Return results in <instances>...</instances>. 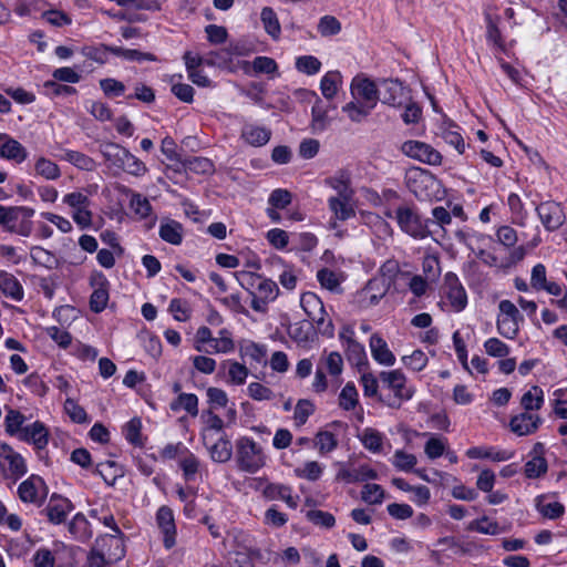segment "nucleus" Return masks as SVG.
<instances>
[{
    "mask_svg": "<svg viewBox=\"0 0 567 567\" xmlns=\"http://www.w3.org/2000/svg\"><path fill=\"white\" fill-rule=\"evenodd\" d=\"M300 306L309 320L316 324L318 331L328 338L333 337L334 327L330 319H326V309L322 300L313 292H303L300 297Z\"/></svg>",
    "mask_w": 567,
    "mask_h": 567,
    "instance_id": "423d86ee",
    "label": "nucleus"
},
{
    "mask_svg": "<svg viewBox=\"0 0 567 567\" xmlns=\"http://www.w3.org/2000/svg\"><path fill=\"white\" fill-rule=\"evenodd\" d=\"M90 284L93 287V292L90 297V309L95 312H102L109 302V288L110 282L104 274L96 271L91 276Z\"/></svg>",
    "mask_w": 567,
    "mask_h": 567,
    "instance_id": "ddd939ff",
    "label": "nucleus"
},
{
    "mask_svg": "<svg viewBox=\"0 0 567 567\" xmlns=\"http://www.w3.org/2000/svg\"><path fill=\"white\" fill-rule=\"evenodd\" d=\"M547 461L543 456H535L525 464V475L527 478H537L547 472Z\"/></svg>",
    "mask_w": 567,
    "mask_h": 567,
    "instance_id": "774afa93",
    "label": "nucleus"
},
{
    "mask_svg": "<svg viewBox=\"0 0 567 567\" xmlns=\"http://www.w3.org/2000/svg\"><path fill=\"white\" fill-rule=\"evenodd\" d=\"M540 423L542 419L539 415L525 411L513 416L511 419L509 426L515 434L523 436L534 433Z\"/></svg>",
    "mask_w": 567,
    "mask_h": 567,
    "instance_id": "b1692460",
    "label": "nucleus"
},
{
    "mask_svg": "<svg viewBox=\"0 0 567 567\" xmlns=\"http://www.w3.org/2000/svg\"><path fill=\"white\" fill-rule=\"evenodd\" d=\"M260 19L264 24L265 31L274 39L280 37L281 28L276 12L270 7H265L261 10Z\"/></svg>",
    "mask_w": 567,
    "mask_h": 567,
    "instance_id": "49530a36",
    "label": "nucleus"
},
{
    "mask_svg": "<svg viewBox=\"0 0 567 567\" xmlns=\"http://www.w3.org/2000/svg\"><path fill=\"white\" fill-rule=\"evenodd\" d=\"M389 289V284H385L383 279L373 277L359 292V300L363 307L375 306L385 297Z\"/></svg>",
    "mask_w": 567,
    "mask_h": 567,
    "instance_id": "dca6fc26",
    "label": "nucleus"
},
{
    "mask_svg": "<svg viewBox=\"0 0 567 567\" xmlns=\"http://www.w3.org/2000/svg\"><path fill=\"white\" fill-rule=\"evenodd\" d=\"M100 152L111 166L118 168L123 165V156L126 148L113 142H104L100 144Z\"/></svg>",
    "mask_w": 567,
    "mask_h": 567,
    "instance_id": "58836bf2",
    "label": "nucleus"
},
{
    "mask_svg": "<svg viewBox=\"0 0 567 567\" xmlns=\"http://www.w3.org/2000/svg\"><path fill=\"white\" fill-rule=\"evenodd\" d=\"M156 523L164 536V547L171 549L176 544V526L173 511L168 506H161L156 513Z\"/></svg>",
    "mask_w": 567,
    "mask_h": 567,
    "instance_id": "a211bd4d",
    "label": "nucleus"
},
{
    "mask_svg": "<svg viewBox=\"0 0 567 567\" xmlns=\"http://www.w3.org/2000/svg\"><path fill=\"white\" fill-rule=\"evenodd\" d=\"M168 311L173 315L175 320L181 322L189 320L192 313L188 302L179 298L171 300Z\"/></svg>",
    "mask_w": 567,
    "mask_h": 567,
    "instance_id": "e2e57ef3",
    "label": "nucleus"
},
{
    "mask_svg": "<svg viewBox=\"0 0 567 567\" xmlns=\"http://www.w3.org/2000/svg\"><path fill=\"white\" fill-rule=\"evenodd\" d=\"M0 467L3 472L9 471L17 477L27 473L23 457L7 443L0 444Z\"/></svg>",
    "mask_w": 567,
    "mask_h": 567,
    "instance_id": "4468645a",
    "label": "nucleus"
},
{
    "mask_svg": "<svg viewBox=\"0 0 567 567\" xmlns=\"http://www.w3.org/2000/svg\"><path fill=\"white\" fill-rule=\"evenodd\" d=\"M264 495L269 499H281L292 509L298 506L299 496H293L288 485L270 483L265 487Z\"/></svg>",
    "mask_w": 567,
    "mask_h": 567,
    "instance_id": "cd10ccee",
    "label": "nucleus"
},
{
    "mask_svg": "<svg viewBox=\"0 0 567 567\" xmlns=\"http://www.w3.org/2000/svg\"><path fill=\"white\" fill-rule=\"evenodd\" d=\"M19 498L23 503H32L40 506L48 495V487L42 477L31 475L18 487Z\"/></svg>",
    "mask_w": 567,
    "mask_h": 567,
    "instance_id": "9d476101",
    "label": "nucleus"
},
{
    "mask_svg": "<svg viewBox=\"0 0 567 567\" xmlns=\"http://www.w3.org/2000/svg\"><path fill=\"white\" fill-rule=\"evenodd\" d=\"M93 473L100 475L103 481L111 486L115 484L117 477L123 475L122 468L114 461L99 463Z\"/></svg>",
    "mask_w": 567,
    "mask_h": 567,
    "instance_id": "c03bdc74",
    "label": "nucleus"
},
{
    "mask_svg": "<svg viewBox=\"0 0 567 567\" xmlns=\"http://www.w3.org/2000/svg\"><path fill=\"white\" fill-rule=\"evenodd\" d=\"M380 99L383 104L400 107L408 99L405 87L399 80H383L381 82Z\"/></svg>",
    "mask_w": 567,
    "mask_h": 567,
    "instance_id": "2eb2a0df",
    "label": "nucleus"
},
{
    "mask_svg": "<svg viewBox=\"0 0 567 567\" xmlns=\"http://www.w3.org/2000/svg\"><path fill=\"white\" fill-rule=\"evenodd\" d=\"M0 157L21 164L28 157L27 148L7 134H0Z\"/></svg>",
    "mask_w": 567,
    "mask_h": 567,
    "instance_id": "412c9836",
    "label": "nucleus"
},
{
    "mask_svg": "<svg viewBox=\"0 0 567 567\" xmlns=\"http://www.w3.org/2000/svg\"><path fill=\"white\" fill-rule=\"evenodd\" d=\"M173 412L185 410L190 416L198 415V398L194 393H179L176 399L169 403Z\"/></svg>",
    "mask_w": 567,
    "mask_h": 567,
    "instance_id": "e433bc0d",
    "label": "nucleus"
},
{
    "mask_svg": "<svg viewBox=\"0 0 567 567\" xmlns=\"http://www.w3.org/2000/svg\"><path fill=\"white\" fill-rule=\"evenodd\" d=\"M30 257L35 265L42 266L48 269H54L59 266L56 256L40 246H33L30 249Z\"/></svg>",
    "mask_w": 567,
    "mask_h": 567,
    "instance_id": "a18cd8bd",
    "label": "nucleus"
},
{
    "mask_svg": "<svg viewBox=\"0 0 567 567\" xmlns=\"http://www.w3.org/2000/svg\"><path fill=\"white\" fill-rule=\"evenodd\" d=\"M386 216L392 218L391 213ZM394 218L400 229L415 239H424L432 235L431 219H423L417 212L410 206H399L394 212Z\"/></svg>",
    "mask_w": 567,
    "mask_h": 567,
    "instance_id": "39448f33",
    "label": "nucleus"
},
{
    "mask_svg": "<svg viewBox=\"0 0 567 567\" xmlns=\"http://www.w3.org/2000/svg\"><path fill=\"white\" fill-rule=\"evenodd\" d=\"M401 152L421 163L427 165H441L442 155L439 151L421 141H406L401 145Z\"/></svg>",
    "mask_w": 567,
    "mask_h": 567,
    "instance_id": "6e6552de",
    "label": "nucleus"
},
{
    "mask_svg": "<svg viewBox=\"0 0 567 567\" xmlns=\"http://www.w3.org/2000/svg\"><path fill=\"white\" fill-rule=\"evenodd\" d=\"M352 197H329L328 207L330 212L333 214L334 220H330V228H337L336 220H348L351 217H354L355 210L351 204Z\"/></svg>",
    "mask_w": 567,
    "mask_h": 567,
    "instance_id": "5701e85b",
    "label": "nucleus"
},
{
    "mask_svg": "<svg viewBox=\"0 0 567 567\" xmlns=\"http://www.w3.org/2000/svg\"><path fill=\"white\" fill-rule=\"evenodd\" d=\"M59 159L69 162L76 168L86 172H93L96 169V162L89 155L73 150H64L62 155L58 156Z\"/></svg>",
    "mask_w": 567,
    "mask_h": 567,
    "instance_id": "f704fd0d",
    "label": "nucleus"
},
{
    "mask_svg": "<svg viewBox=\"0 0 567 567\" xmlns=\"http://www.w3.org/2000/svg\"><path fill=\"white\" fill-rule=\"evenodd\" d=\"M24 421L25 416L20 411L10 409L4 419L6 432L11 436L17 435L19 437L21 430L24 427L22 426Z\"/></svg>",
    "mask_w": 567,
    "mask_h": 567,
    "instance_id": "5fc2aeb1",
    "label": "nucleus"
},
{
    "mask_svg": "<svg viewBox=\"0 0 567 567\" xmlns=\"http://www.w3.org/2000/svg\"><path fill=\"white\" fill-rule=\"evenodd\" d=\"M113 54L115 56H118V58H121L125 61H130V62L142 63L145 61H148V62L158 61L157 56L153 53L142 52L136 49H125L123 47H116V45H115V49L113 50Z\"/></svg>",
    "mask_w": 567,
    "mask_h": 567,
    "instance_id": "37998d69",
    "label": "nucleus"
},
{
    "mask_svg": "<svg viewBox=\"0 0 567 567\" xmlns=\"http://www.w3.org/2000/svg\"><path fill=\"white\" fill-rule=\"evenodd\" d=\"M239 354L243 359H250L251 361L261 364L266 363L267 349L264 344L254 341H246L240 344Z\"/></svg>",
    "mask_w": 567,
    "mask_h": 567,
    "instance_id": "79ce46f5",
    "label": "nucleus"
},
{
    "mask_svg": "<svg viewBox=\"0 0 567 567\" xmlns=\"http://www.w3.org/2000/svg\"><path fill=\"white\" fill-rule=\"evenodd\" d=\"M183 165L186 171L195 174L206 175L214 172L213 162L206 157H189L183 162Z\"/></svg>",
    "mask_w": 567,
    "mask_h": 567,
    "instance_id": "603ef678",
    "label": "nucleus"
},
{
    "mask_svg": "<svg viewBox=\"0 0 567 567\" xmlns=\"http://www.w3.org/2000/svg\"><path fill=\"white\" fill-rule=\"evenodd\" d=\"M361 498L363 502L378 505L383 502L384 489L379 484H365L361 491Z\"/></svg>",
    "mask_w": 567,
    "mask_h": 567,
    "instance_id": "69168bd1",
    "label": "nucleus"
},
{
    "mask_svg": "<svg viewBox=\"0 0 567 567\" xmlns=\"http://www.w3.org/2000/svg\"><path fill=\"white\" fill-rule=\"evenodd\" d=\"M271 134L270 128L251 123L244 124L240 131L244 142L254 147L266 145L270 141Z\"/></svg>",
    "mask_w": 567,
    "mask_h": 567,
    "instance_id": "393cba45",
    "label": "nucleus"
},
{
    "mask_svg": "<svg viewBox=\"0 0 567 567\" xmlns=\"http://www.w3.org/2000/svg\"><path fill=\"white\" fill-rule=\"evenodd\" d=\"M370 350L372 358L382 365L391 367L395 363V355L389 349L386 341L379 336L378 333H373L370 337Z\"/></svg>",
    "mask_w": 567,
    "mask_h": 567,
    "instance_id": "a878e982",
    "label": "nucleus"
},
{
    "mask_svg": "<svg viewBox=\"0 0 567 567\" xmlns=\"http://www.w3.org/2000/svg\"><path fill=\"white\" fill-rule=\"evenodd\" d=\"M358 404V391L352 382H348L340 392L339 405L346 410L351 411Z\"/></svg>",
    "mask_w": 567,
    "mask_h": 567,
    "instance_id": "052dcab7",
    "label": "nucleus"
},
{
    "mask_svg": "<svg viewBox=\"0 0 567 567\" xmlns=\"http://www.w3.org/2000/svg\"><path fill=\"white\" fill-rule=\"evenodd\" d=\"M74 509L73 503L56 493H53L41 511V515H44L48 520L53 525H60L65 522L68 515Z\"/></svg>",
    "mask_w": 567,
    "mask_h": 567,
    "instance_id": "f8f14e48",
    "label": "nucleus"
},
{
    "mask_svg": "<svg viewBox=\"0 0 567 567\" xmlns=\"http://www.w3.org/2000/svg\"><path fill=\"white\" fill-rule=\"evenodd\" d=\"M0 291L14 301H21L24 297L23 287L20 281L7 271H0Z\"/></svg>",
    "mask_w": 567,
    "mask_h": 567,
    "instance_id": "c756f323",
    "label": "nucleus"
},
{
    "mask_svg": "<svg viewBox=\"0 0 567 567\" xmlns=\"http://www.w3.org/2000/svg\"><path fill=\"white\" fill-rule=\"evenodd\" d=\"M467 530L477 532L485 535H498L502 529L497 522L491 520L487 516L474 519L468 523Z\"/></svg>",
    "mask_w": 567,
    "mask_h": 567,
    "instance_id": "8fccbe9b",
    "label": "nucleus"
},
{
    "mask_svg": "<svg viewBox=\"0 0 567 567\" xmlns=\"http://www.w3.org/2000/svg\"><path fill=\"white\" fill-rule=\"evenodd\" d=\"M544 403V392L538 385H533L520 399V405L525 411H537Z\"/></svg>",
    "mask_w": 567,
    "mask_h": 567,
    "instance_id": "de8ad7c7",
    "label": "nucleus"
},
{
    "mask_svg": "<svg viewBox=\"0 0 567 567\" xmlns=\"http://www.w3.org/2000/svg\"><path fill=\"white\" fill-rule=\"evenodd\" d=\"M518 321L519 320L498 316L496 322L498 333L506 339H515L519 331Z\"/></svg>",
    "mask_w": 567,
    "mask_h": 567,
    "instance_id": "0e129e2a",
    "label": "nucleus"
},
{
    "mask_svg": "<svg viewBox=\"0 0 567 567\" xmlns=\"http://www.w3.org/2000/svg\"><path fill=\"white\" fill-rule=\"evenodd\" d=\"M142 421L140 417L131 419L123 427L125 439L134 446H143Z\"/></svg>",
    "mask_w": 567,
    "mask_h": 567,
    "instance_id": "6e6d98bb",
    "label": "nucleus"
},
{
    "mask_svg": "<svg viewBox=\"0 0 567 567\" xmlns=\"http://www.w3.org/2000/svg\"><path fill=\"white\" fill-rule=\"evenodd\" d=\"M68 529L72 537L81 543L87 542L93 535L91 525L82 513H78L73 516L69 523Z\"/></svg>",
    "mask_w": 567,
    "mask_h": 567,
    "instance_id": "473e14b6",
    "label": "nucleus"
},
{
    "mask_svg": "<svg viewBox=\"0 0 567 567\" xmlns=\"http://www.w3.org/2000/svg\"><path fill=\"white\" fill-rule=\"evenodd\" d=\"M206 416V426L203 429L202 431V440H203V443L204 445H207V440L209 439V434L208 432L209 431H216V432H221L223 429H224V421L223 419L215 414L212 410H207L203 413V417Z\"/></svg>",
    "mask_w": 567,
    "mask_h": 567,
    "instance_id": "13d9d810",
    "label": "nucleus"
},
{
    "mask_svg": "<svg viewBox=\"0 0 567 567\" xmlns=\"http://www.w3.org/2000/svg\"><path fill=\"white\" fill-rule=\"evenodd\" d=\"M360 440L363 446L373 453H379L382 450L383 436L382 434L371 427H367L363 430Z\"/></svg>",
    "mask_w": 567,
    "mask_h": 567,
    "instance_id": "864d4df0",
    "label": "nucleus"
},
{
    "mask_svg": "<svg viewBox=\"0 0 567 567\" xmlns=\"http://www.w3.org/2000/svg\"><path fill=\"white\" fill-rule=\"evenodd\" d=\"M35 210L27 206H3L0 205V226L9 233L22 237H29L33 230Z\"/></svg>",
    "mask_w": 567,
    "mask_h": 567,
    "instance_id": "7ed1b4c3",
    "label": "nucleus"
},
{
    "mask_svg": "<svg viewBox=\"0 0 567 567\" xmlns=\"http://www.w3.org/2000/svg\"><path fill=\"white\" fill-rule=\"evenodd\" d=\"M350 91L353 100L365 104L372 110L380 99V91L375 82L365 76L358 75L353 78Z\"/></svg>",
    "mask_w": 567,
    "mask_h": 567,
    "instance_id": "1a4fd4ad",
    "label": "nucleus"
},
{
    "mask_svg": "<svg viewBox=\"0 0 567 567\" xmlns=\"http://www.w3.org/2000/svg\"><path fill=\"white\" fill-rule=\"evenodd\" d=\"M443 298L455 312L463 311L467 306V293L456 274L450 271L444 276Z\"/></svg>",
    "mask_w": 567,
    "mask_h": 567,
    "instance_id": "0eeeda50",
    "label": "nucleus"
},
{
    "mask_svg": "<svg viewBox=\"0 0 567 567\" xmlns=\"http://www.w3.org/2000/svg\"><path fill=\"white\" fill-rule=\"evenodd\" d=\"M343 350L348 362L354 365L358 372L368 369L369 361L363 344L358 341H350L349 344L343 347Z\"/></svg>",
    "mask_w": 567,
    "mask_h": 567,
    "instance_id": "c85d7f7f",
    "label": "nucleus"
},
{
    "mask_svg": "<svg viewBox=\"0 0 567 567\" xmlns=\"http://www.w3.org/2000/svg\"><path fill=\"white\" fill-rule=\"evenodd\" d=\"M323 472V467L317 461H309L302 467L295 468V474L299 478H306L311 482L318 481Z\"/></svg>",
    "mask_w": 567,
    "mask_h": 567,
    "instance_id": "680f3d73",
    "label": "nucleus"
},
{
    "mask_svg": "<svg viewBox=\"0 0 567 567\" xmlns=\"http://www.w3.org/2000/svg\"><path fill=\"white\" fill-rule=\"evenodd\" d=\"M326 184L337 192L334 197H353L354 192L350 186V177L344 171L327 178Z\"/></svg>",
    "mask_w": 567,
    "mask_h": 567,
    "instance_id": "4c0bfd02",
    "label": "nucleus"
},
{
    "mask_svg": "<svg viewBox=\"0 0 567 567\" xmlns=\"http://www.w3.org/2000/svg\"><path fill=\"white\" fill-rule=\"evenodd\" d=\"M264 449L251 437L241 436L236 441V463L241 472L257 473L266 465Z\"/></svg>",
    "mask_w": 567,
    "mask_h": 567,
    "instance_id": "20e7f679",
    "label": "nucleus"
},
{
    "mask_svg": "<svg viewBox=\"0 0 567 567\" xmlns=\"http://www.w3.org/2000/svg\"><path fill=\"white\" fill-rule=\"evenodd\" d=\"M466 456L472 460L489 458L494 462L508 461L514 456V452L507 450H495L493 447L474 446L466 451Z\"/></svg>",
    "mask_w": 567,
    "mask_h": 567,
    "instance_id": "2f4dec72",
    "label": "nucleus"
},
{
    "mask_svg": "<svg viewBox=\"0 0 567 567\" xmlns=\"http://www.w3.org/2000/svg\"><path fill=\"white\" fill-rule=\"evenodd\" d=\"M433 183V175L423 168L410 169L406 174V186L411 193L419 199L429 196L425 192L429 184Z\"/></svg>",
    "mask_w": 567,
    "mask_h": 567,
    "instance_id": "6ab92c4d",
    "label": "nucleus"
},
{
    "mask_svg": "<svg viewBox=\"0 0 567 567\" xmlns=\"http://www.w3.org/2000/svg\"><path fill=\"white\" fill-rule=\"evenodd\" d=\"M336 478L338 481H343L347 484H353L377 480L378 473L367 464L360 465L357 468H350L342 465V467L338 471Z\"/></svg>",
    "mask_w": 567,
    "mask_h": 567,
    "instance_id": "4be33fe9",
    "label": "nucleus"
},
{
    "mask_svg": "<svg viewBox=\"0 0 567 567\" xmlns=\"http://www.w3.org/2000/svg\"><path fill=\"white\" fill-rule=\"evenodd\" d=\"M210 458L217 463H226L233 456V445L225 434H223L216 442L209 445V439L207 445Z\"/></svg>",
    "mask_w": 567,
    "mask_h": 567,
    "instance_id": "7c9ffc66",
    "label": "nucleus"
},
{
    "mask_svg": "<svg viewBox=\"0 0 567 567\" xmlns=\"http://www.w3.org/2000/svg\"><path fill=\"white\" fill-rule=\"evenodd\" d=\"M311 115H312L311 126H312L313 131L322 132L328 127V125L330 123V120L328 117V107H326L322 104L321 100H318L315 103V105L312 106Z\"/></svg>",
    "mask_w": 567,
    "mask_h": 567,
    "instance_id": "3c124183",
    "label": "nucleus"
},
{
    "mask_svg": "<svg viewBox=\"0 0 567 567\" xmlns=\"http://www.w3.org/2000/svg\"><path fill=\"white\" fill-rule=\"evenodd\" d=\"M34 171L35 175L41 176L47 181H56L61 177V169L59 165L44 156L37 157Z\"/></svg>",
    "mask_w": 567,
    "mask_h": 567,
    "instance_id": "ea45409f",
    "label": "nucleus"
},
{
    "mask_svg": "<svg viewBox=\"0 0 567 567\" xmlns=\"http://www.w3.org/2000/svg\"><path fill=\"white\" fill-rule=\"evenodd\" d=\"M427 361V355L419 349L414 350L410 355L402 357L403 364L414 372L422 371L426 367Z\"/></svg>",
    "mask_w": 567,
    "mask_h": 567,
    "instance_id": "338daca9",
    "label": "nucleus"
},
{
    "mask_svg": "<svg viewBox=\"0 0 567 567\" xmlns=\"http://www.w3.org/2000/svg\"><path fill=\"white\" fill-rule=\"evenodd\" d=\"M342 111L344 113H347V115L349 116V118L352 121V122H357V123H360L362 122L368 115H370L372 109H370L369 106H367L365 104L361 103V102H358V101H351L349 103H347L343 107H342Z\"/></svg>",
    "mask_w": 567,
    "mask_h": 567,
    "instance_id": "4d7b16f0",
    "label": "nucleus"
},
{
    "mask_svg": "<svg viewBox=\"0 0 567 567\" xmlns=\"http://www.w3.org/2000/svg\"><path fill=\"white\" fill-rule=\"evenodd\" d=\"M115 45L107 44H86L80 50L81 54L99 64H105L109 61V54H113Z\"/></svg>",
    "mask_w": 567,
    "mask_h": 567,
    "instance_id": "c9c22d12",
    "label": "nucleus"
},
{
    "mask_svg": "<svg viewBox=\"0 0 567 567\" xmlns=\"http://www.w3.org/2000/svg\"><path fill=\"white\" fill-rule=\"evenodd\" d=\"M158 235L162 240L178 246L183 243L184 227L177 220L165 218L161 221Z\"/></svg>",
    "mask_w": 567,
    "mask_h": 567,
    "instance_id": "bb28decb",
    "label": "nucleus"
},
{
    "mask_svg": "<svg viewBox=\"0 0 567 567\" xmlns=\"http://www.w3.org/2000/svg\"><path fill=\"white\" fill-rule=\"evenodd\" d=\"M382 389L392 393V395H379V401L392 409H400L403 402L410 401L415 386L408 382L405 374L400 369L381 371L379 374Z\"/></svg>",
    "mask_w": 567,
    "mask_h": 567,
    "instance_id": "f03ea898",
    "label": "nucleus"
},
{
    "mask_svg": "<svg viewBox=\"0 0 567 567\" xmlns=\"http://www.w3.org/2000/svg\"><path fill=\"white\" fill-rule=\"evenodd\" d=\"M341 73L339 71H330L326 73L320 81V90L327 100H331L338 92V86L341 83Z\"/></svg>",
    "mask_w": 567,
    "mask_h": 567,
    "instance_id": "09e8293b",
    "label": "nucleus"
},
{
    "mask_svg": "<svg viewBox=\"0 0 567 567\" xmlns=\"http://www.w3.org/2000/svg\"><path fill=\"white\" fill-rule=\"evenodd\" d=\"M238 284L251 297L250 307L252 310L265 313L268 305L275 301L279 295V287L276 281L252 271H237L234 274Z\"/></svg>",
    "mask_w": 567,
    "mask_h": 567,
    "instance_id": "f257e3e1",
    "label": "nucleus"
},
{
    "mask_svg": "<svg viewBox=\"0 0 567 567\" xmlns=\"http://www.w3.org/2000/svg\"><path fill=\"white\" fill-rule=\"evenodd\" d=\"M295 66L300 73L315 75L320 72L321 62L313 55H301L296 59Z\"/></svg>",
    "mask_w": 567,
    "mask_h": 567,
    "instance_id": "bf43d9fd",
    "label": "nucleus"
},
{
    "mask_svg": "<svg viewBox=\"0 0 567 567\" xmlns=\"http://www.w3.org/2000/svg\"><path fill=\"white\" fill-rule=\"evenodd\" d=\"M536 213L543 226L548 231L557 230L564 225L566 220V215L561 205L554 200H546L540 203L536 207Z\"/></svg>",
    "mask_w": 567,
    "mask_h": 567,
    "instance_id": "9b49d317",
    "label": "nucleus"
},
{
    "mask_svg": "<svg viewBox=\"0 0 567 567\" xmlns=\"http://www.w3.org/2000/svg\"><path fill=\"white\" fill-rule=\"evenodd\" d=\"M124 534H106L95 539V545L99 550H102L109 560L118 561L125 556V548L123 543Z\"/></svg>",
    "mask_w": 567,
    "mask_h": 567,
    "instance_id": "f3484780",
    "label": "nucleus"
},
{
    "mask_svg": "<svg viewBox=\"0 0 567 567\" xmlns=\"http://www.w3.org/2000/svg\"><path fill=\"white\" fill-rule=\"evenodd\" d=\"M221 368L224 370L227 369L228 382L236 385L244 384L249 374V370L246 365L234 360H225L221 363Z\"/></svg>",
    "mask_w": 567,
    "mask_h": 567,
    "instance_id": "a19ab883",
    "label": "nucleus"
},
{
    "mask_svg": "<svg viewBox=\"0 0 567 567\" xmlns=\"http://www.w3.org/2000/svg\"><path fill=\"white\" fill-rule=\"evenodd\" d=\"M548 495H538L535 498V507L540 515L548 519H557L565 513V506L557 502H549Z\"/></svg>",
    "mask_w": 567,
    "mask_h": 567,
    "instance_id": "72a5a7b5",
    "label": "nucleus"
},
{
    "mask_svg": "<svg viewBox=\"0 0 567 567\" xmlns=\"http://www.w3.org/2000/svg\"><path fill=\"white\" fill-rule=\"evenodd\" d=\"M19 440L33 444L38 450H43L49 443V431L42 422L35 421L21 430Z\"/></svg>",
    "mask_w": 567,
    "mask_h": 567,
    "instance_id": "aec40b11",
    "label": "nucleus"
}]
</instances>
